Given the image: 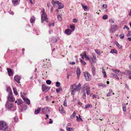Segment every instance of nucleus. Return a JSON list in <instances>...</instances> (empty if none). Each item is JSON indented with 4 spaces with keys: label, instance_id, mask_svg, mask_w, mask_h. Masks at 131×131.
I'll return each instance as SVG.
<instances>
[{
    "label": "nucleus",
    "instance_id": "33",
    "mask_svg": "<svg viewBox=\"0 0 131 131\" xmlns=\"http://www.w3.org/2000/svg\"><path fill=\"white\" fill-rule=\"evenodd\" d=\"M86 52H85L84 53L81 54V56L82 58L83 59H84L85 58V56L86 55Z\"/></svg>",
    "mask_w": 131,
    "mask_h": 131
},
{
    "label": "nucleus",
    "instance_id": "8",
    "mask_svg": "<svg viewBox=\"0 0 131 131\" xmlns=\"http://www.w3.org/2000/svg\"><path fill=\"white\" fill-rule=\"evenodd\" d=\"M117 26L116 25H113L111 26V27L110 30V31L111 33H113L115 31L117 28Z\"/></svg>",
    "mask_w": 131,
    "mask_h": 131
},
{
    "label": "nucleus",
    "instance_id": "36",
    "mask_svg": "<svg viewBox=\"0 0 131 131\" xmlns=\"http://www.w3.org/2000/svg\"><path fill=\"white\" fill-rule=\"evenodd\" d=\"M108 18V16L107 15H104L102 17V18L103 19L105 20Z\"/></svg>",
    "mask_w": 131,
    "mask_h": 131
},
{
    "label": "nucleus",
    "instance_id": "23",
    "mask_svg": "<svg viewBox=\"0 0 131 131\" xmlns=\"http://www.w3.org/2000/svg\"><path fill=\"white\" fill-rule=\"evenodd\" d=\"M95 68L93 66L92 67L91 71L92 72L93 75L94 76L95 75V74L96 73V72L95 71Z\"/></svg>",
    "mask_w": 131,
    "mask_h": 131
},
{
    "label": "nucleus",
    "instance_id": "19",
    "mask_svg": "<svg viewBox=\"0 0 131 131\" xmlns=\"http://www.w3.org/2000/svg\"><path fill=\"white\" fill-rule=\"evenodd\" d=\"M41 107L38 108V109L35 110V112L34 114H37L39 113L41 111Z\"/></svg>",
    "mask_w": 131,
    "mask_h": 131
},
{
    "label": "nucleus",
    "instance_id": "53",
    "mask_svg": "<svg viewBox=\"0 0 131 131\" xmlns=\"http://www.w3.org/2000/svg\"><path fill=\"white\" fill-rule=\"evenodd\" d=\"M125 28H127L128 30H129V28H128L127 26L126 25H125L124 26L123 29H125Z\"/></svg>",
    "mask_w": 131,
    "mask_h": 131
},
{
    "label": "nucleus",
    "instance_id": "40",
    "mask_svg": "<svg viewBox=\"0 0 131 131\" xmlns=\"http://www.w3.org/2000/svg\"><path fill=\"white\" fill-rule=\"evenodd\" d=\"M112 74L113 75V76L114 78H115L117 79H119V78L116 75L113 73H112Z\"/></svg>",
    "mask_w": 131,
    "mask_h": 131
},
{
    "label": "nucleus",
    "instance_id": "26",
    "mask_svg": "<svg viewBox=\"0 0 131 131\" xmlns=\"http://www.w3.org/2000/svg\"><path fill=\"white\" fill-rule=\"evenodd\" d=\"M110 53H115L117 54V51L116 49H112L111 50Z\"/></svg>",
    "mask_w": 131,
    "mask_h": 131
},
{
    "label": "nucleus",
    "instance_id": "1",
    "mask_svg": "<svg viewBox=\"0 0 131 131\" xmlns=\"http://www.w3.org/2000/svg\"><path fill=\"white\" fill-rule=\"evenodd\" d=\"M0 130L2 131H10V129L5 121H0Z\"/></svg>",
    "mask_w": 131,
    "mask_h": 131
},
{
    "label": "nucleus",
    "instance_id": "35",
    "mask_svg": "<svg viewBox=\"0 0 131 131\" xmlns=\"http://www.w3.org/2000/svg\"><path fill=\"white\" fill-rule=\"evenodd\" d=\"M102 73H103V74H104V78H106L107 77V75L106 74V73L105 72V71L104 70H102Z\"/></svg>",
    "mask_w": 131,
    "mask_h": 131
},
{
    "label": "nucleus",
    "instance_id": "38",
    "mask_svg": "<svg viewBox=\"0 0 131 131\" xmlns=\"http://www.w3.org/2000/svg\"><path fill=\"white\" fill-rule=\"evenodd\" d=\"M60 83L58 82H56V86L57 87H59L60 86Z\"/></svg>",
    "mask_w": 131,
    "mask_h": 131
},
{
    "label": "nucleus",
    "instance_id": "54",
    "mask_svg": "<svg viewBox=\"0 0 131 131\" xmlns=\"http://www.w3.org/2000/svg\"><path fill=\"white\" fill-rule=\"evenodd\" d=\"M115 44L116 46H117L118 47H119V44L117 42H115Z\"/></svg>",
    "mask_w": 131,
    "mask_h": 131
},
{
    "label": "nucleus",
    "instance_id": "59",
    "mask_svg": "<svg viewBox=\"0 0 131 131\" xmlns=\"http://www.w3.org/2000/svg\"><path fill=\"white\" fill-rule=\"evenodd\" d=\"M64 105L65 106H67V102L66 101H64Z\"/></svg>",
    "mask_w": 131,
    "mask_h": 131
},
{
    "label": "nucleus",
    "instance_id": "63",
    "mask_svg": "<svg viewBox=\"0 0 131 131\" xmlns=\"http://www.w3.org/2000/svg\"><path fill=\"white\" fill-rule=\"evenodd\" d=\"M41 12L42 13H45V10L44 9H43L42 10Z\"/></svg>",
    "mask_w": 131,
    "mask_h": 131
},
{
    "label": "nucleus",
    "instance_id": "2",
    "mask_svg": "<svg viewBox=\"0 0 131 131\" xmlns=\"http://www.w3.org/2000/svg\"><path fill=\"white\" fill-rule=\"evenodd\" d=\"M6 107L9 110H10L14 111L15 110V108L12 102L7 101L6 104Z\"/></svg>",
    "mask_w": 131,
    "mask_h": 131
},
{
    "label": "nucleus",
    "instance_id": "15",
    "mask_svg": "<svg viewBox=\"0 0 131 131\" xmlns=\"http://www.w3.org/2000/svg\"><path fill=\"white\" fill-rule=\"evenodd\" d=\"M88 87H89L88 86V84H85L82 86L81 88V90L82 91H84Z\"/></svg>",
    "mask_w": 131,
    "mask_h": 131
},
{
    "label": "nucleus",
    "instance_id": "58",
    "mask_svg": "<svg viewBox=\"0 0 131 131\" xmlns=\"http://www.w3.org/2000/svg\"><path fill=\"white\" fill-rule=\"evenodd\" d=\"M73 22L74 23H76L77 22V19H74L73 20Z\"/></svg>",
    "mask_w": 131,
    "mask_h": 131
},
{
    "label": "nucleus",
    "instance_id": "48",
    "mask_svg": "<svg viewBox=\"0 0 131 131\" xmlns=\"http://www.w3.org/2000/svg\"><path fill=\"white\" fill-rule=\"evenodd\" d=\"M62 90V89L61 88H59L56 89V92L57 93H58L59 92V91H60V90Z\"/></svg>",
    "mask_w": 131,
    "mask_h": 131
},
{
    "label": "nucleus",
    "instance_id": "9",
    "mask_svg": "<svg viewBox=\"0 0 131 131\" xmlns=\"http://www.w3.org/2000/svg\"><path fill=\"white\" fill-rule=\"evenodd\" d=\"M42 87L43 91L45 92H47L50 88V87L47 86L45 84H43Z\"/></svg>",
    "mask_w": 131,
    "mask_h": 131
},
{
    "label": "nucleus",
    "instance_id": "52",
    "mask_svg": "<svg viewBox=\"0 0 131 131\" xmlns=\"http://www.w3.org/2000/svg\"><path fill=\"white\" fill-rule=\"evenodd\" d=\"M102 7L104 8H106L107 7V4H104L103 5Z\"/></svg>",
    "mask_w": 131,
    "mask_h": 131
},
{
    "label": "nucleus",
    "instance_id": "28",
    "mask_svg": "<svg viewBox=\"0 0 131 131\" xmlns=\"http://www.w3.org/2000/svg\"><path fill=\"white\" fill-rule=\"evenodd\" d=\"M92 107V105L90 104H88L85 105L84 108L86 109L89 107Z\"/></svg>",
    "mask_w": 131,
    "mask_h": 131
},
{
    "label": "nucleus",
    "instance_id": "4",
    "mask_svg": "<svg viewBox=\"0 0 131 131\" xmlns=\"http://www.w3.org/2000/svg\"><path fill=\"white\" fill-rule=\"evenodd\" d=\"M45 20L46 21L48 22V20L47 17V16L46 13H42L41 15V20L42 23H43L45 21Z\"/></svg>",
    "mask_w": 131,
    "mask_h": 131
},
{
    "label": "nucleus",
    "instance_id": "21",
    "mask_svg": "<svg viewBox=\"0 0 131 131\" xmlns=\"http://www.w3.org/2000/svg\"><path fill=\"white\" fill-rule=\"evenodd\" d=\"M114 94L112 90H110L109 91L108 93L107 94V96H110L111 95H112V94Z\"/></svg>",
    "mask_w": 131,
    "mask_h": 131
},
{
    "label": "nucleus",
    "instance_id": "5",
    "mask_svg": "<svg viewBox=\"0 0 131 131\" xmlns=\"http://www.w3.org/2000/svg\"><path fill=\"white\" fill-rule=\"evenodd\" d=\"M41 111L43 114H46L49 113L50 110L48 107H45L42 109Z\"/></svg>",
    "mask_w": 131,
    "mask_h": 131
},
{
    "label": "nucleus",
    "instance_id": "13",
    "mask_svg": "<svg viewBox=\"0 0 131 131\" xmlns=\"http://www.w3.org/2000/svg\"><path fill=\"white\" fill-rule=\"evenodd\" d=\"M57 4L59 6L58 9H61L63 7V5L61 3L58 1H57Z\"/></svg>",
    "mask_w": 131,
    "mask_h": 131
},
{
    "label": "nucleus",
    "instance_id": "44",
    "mask_svg": "<svg viewBox=\"0 0 131 131\" xmlns=\"http://www.w3.org/2000/svg\"><path fill=\"white\" fill-rule=\"evenodd\" d=\"M75 115V112H74L73 113V114L71 116L70 118H73L74 117Z\"/></svg>",
    "mask_w": 131,
    "mask_h": 131
},
{
    "label": "nucleus",
    "instance_id": "37",
    "mask_svg": "<svg viewBox=\"0 0 131 131\" xmlns=\"http://www.w3.org/2000/svg\"><path fill=\"white\" fill-rule=\"evenodd\" d=\"M70 28L72 29V30L71 31L72 32L74 31L75 29V27L74 25H70Z\"/></svg>",
    "mask_w": 131,
    "mask_h": 131
},
{
    "label": "nucleus",
    "instance_id": "46",
    "mask_svg": "<svg viewBox=\"0 0 131 131\" xmlns=\"http://www.w3.org/2000/svg\"><path fill=\"white\" fill-rule=\"evenodd\" d=\"M119 37L121 38H124V35L123 34H121L119 36Z\"/></svg>",
    "mask_w": 131,
    "mask_h": 131
},
{
    "label": "nucleus",
    "instance_id": "10",
    "mask_svg": "<svg viewBox=\"0 0 131 131\" xmlns=\"http://www.w3.org/2000/svg\"><path fill=\"white\" fill-rule=\"evenodd\" d=\"M21 96L22 98L24 100V101L26 102V103L28 104V105L30 104V102L29 100L27 99L24 97L23 95H21Z\"/></svg>",
    "mask_w": 131,
    "mask_h": 131
},
{
    "label": "nucleus",
    "instance_id": "55",
    "mask_svg": "<svg viewBox=\"0 0 131 131\" xmlns=\"http://www.w3.org/2000/svg\"><path fill=\"white\" fill-rule=\"evenodd\" d=\"M92 55L93 56V57H92V58H93H93H94V59H95L96 58V57L95 54L94 53H93Z\"/></svg>",
    "mask_w": 131,
    "mask_h": 131
},
{
    "label": "nucleus",
    "instance_id": "17",
    "mask_svg": "<svg viewBox=\"0 0 131 131\" xmlns=\"http://www.w3.org/2000/svg\"><path fill=\"white\" fill-rule=\"evenodd\" d=\"M76 72L77 74L78 77H79L80 76V70L79 68L78 67L77 68Z\"/></svg>",
    "mask_w": 131,
    "mask_h": 131
},
{
    "label": "nucleus",
    "instance_id": "20",
    "mask_svg": "<svg viewBox=\"0 0 131 131\" xmlns=\"http://www.w3.org/2000/svg\"><path fill=\"white\" fill-rule=\"evenodd\" d=\"M59 111L62 114H64L65 113V112L63 110V108L62 106L59 108Z\"/></svg>",
    "mask_w": 131,
    "mask_h": 131
},
{
    "label": "nucleus",
    "instance_id": "41",
    "mask_svg": "<svg viewBox=\"0 0 131 131\" xmlns=\"http://www.w3.org/2000/svg\"><path fill=\"white\" fill-rule=\"evenodd\" d=\"M51 82L50 80H47L46 81V83L48 85H50L51 83Z\"/></svg>",
    "mask_w": 131,
    "mask_h": 131
},
{
    "label": "nucleus",
    "instance_id": "27",
    "mask_svg": "<svg viewBox=\"0 0 131 131\" xmlns=\"http://www.w3.org/2000/svg\"><path fill=\"white\" fill-rule=\"evenodd\" d=\"M86 90L87 94L89 95L90 92V87H88L86 88Z\"/></svg>",
    "mask_w": 131,
    "mask_h": 131
},
{
    "label": "nucleus",
    "instance_id": "7",
    "mask_svg": "<svg viewBox=\"0 0 131 131\" xmlns=\"http://www.w3.org/2000/svg\"><path fill=\"white\" fill-rule=\"evenodd\" d=\"M84 75L85 77L86 80L87 81H89L91 80V76L87 72H85L84 73Z\"/></svg>",
    "mask_w": 131,
    "mask_h": 131
},
{
    "label": "nucleus",
    "instance_id": "34",
    "mask_svg": "<svg viewBox=\"0 0 131 131\" xmlns=\"http://www.w3.org/2000/svg\"><path fill=\"white\" fill-rule=\"evenodd\" d=\"M17 104L18 105H19L21 104L22 103V100L20 99H19L17 100Z\"/></svg>",
    "mask_w": 131,
    "mask_h": 131
},
{
    "label": "nucleus",
    "instance_id": "50",
    "mask_svg": "<svg viewBox=\"0 0 131 131\" xmlns=\"http://www.w3.org/2000/svg\"><path fill=\"white\" fill-rule=\"evenodd\" d=\"M57 1H55L54 0H52L51 3L52 4H57Z\"/></svg>",
    "mask_w": 131,
    "mask_h": 131
},
{
    "label": "nucleus",
    "instance_id": "49",
    "mask_svg": "<svg viewBox=\"0 0 131 131\" xmlns=\"http://www.w3.org/2000/svg\"><path fill=\"white\" fill-rule=\"evenodd\" d=\"M83 98L84 99H85L86 98V94L85 92L83 93Z\"/></svg>",
    "mask_w": 131,
    "mask_h": 131
},
{
    "label": "nucleus",
    "instance_id": "32",
    "mask_svg": "<svg viewBox=\"0 0 131 131\" xmlns=\"http://www.w3.org/2000/svg\"><path fill=\"white\" fill-rule=\"evenodd\" d=\"M123 106V110L124 112H126V107L125 106V104H123L122 105Z\"/></svg>",
    "mask_w": 131,
    "mask_h": 131
},
{
    "label": "nucleus",
    "instance_id": "30",
    "mask_svg": "<svg viewBox=\"0 0 131 131\" xmlns=\"http://www.w3.org/2000/svg\"><path fill=\"white\" fill-rule=\"evenodd\" d=\"M112 70L114 73L116 74H118L120 72V71L119 70H114L113 69H112Z\"/></svg>",
    "mask_w": 131,
    "mask_h": 131
},
{
    "label": "nucleus",
    "instance_id": "22",
    "mask_svg": "<svg viewBox=\"0 0 131 131\" xmlns=\"http://www.w3.org/2000/svg\"><path fill=\"white\" fill-rule=\"evenodd\" d=\"M89 60L90 61V63H91V65L92 66L93 65V62H94V63L96 62L95 60H94L93 58H90Z\"/></svg>",
    "mask_w": 131,
    "mask_h": 131
},
{
    "label": "nucleus",
    "instance_id": "43",
    "mask_svg": "<svg viewBox=\"0 0 131 131\" xmlns=\"http://www.w3.org/2000/svg\"><path fill=\"white\" fill-rule=\"evenodd\" d=\"M79 117H78V116H77V120L78 121H80V120H81V121H82V119L80 117V115H79Z\"/></svg>",
    "mask_w": 131,
    "mask_h": 131
},
{
    "label": "nucleus",
    "instance_id": "25",
    "mask_svg": "<svg viewBox=\"0 0 131 131\" xmlns=\"http://www.w3.org/2000/svg\"><path fill=\"white\" fill-rule=\"evenodd\" d=\"M66 128L67 131H73L74 130L73 128L69 127L67 126L66 127Z\"/></svg>",
    "mask_w": 131,
    "mask_h": 131
},
{
    "label": "nucleus",
    "instance_id": "3",
    "mask_svg": "<svg viewBox=\"0 0 131 131\" xmlns=\"http://www.w3.org/2000/svg\"><path fill=\"white\" fill-rule=\"evenodd\" d=\"M81 84L79 83L78 85H76L73 88V90L72 91L71 94L74 95L76 92L78 91L81 89Z\"/></svg>",
    "mask_w": 131,
    "mask_h": 131
},
{
    "label": "nucleus",
    "instance_id": "14",
    "mask_svg": "<svg viewBox=\"0 0 131 131\" xmlns=\"http://www.w3.org/2000/svg\"><path fill=\"white\" fill-rule=\"evenodd\" d=\"M7 70L9 76H11L13 75V72L11 69L7 68Z\"/></svg>",
    "mask_w": 131,
    "mask_h": 131
},
{
    "label": "nucleus",
    "instance_id": "39",
    "mask_svg": "<svg viewBox=\"0 0 131 131\" xmlns=\"http://www.w3.org/2000/svg\"><path fill=\"white\" fill-rule=\"evenodd\" d=\"M62 15H59L58 16V18L60 20H61L62 19Z\"/></svg>",
    "mask_w": 131,
    "mask_h": 131
},
{
    "label": "nucleus",
    "instance_id": "57",
    "mask_svg": "<svg viewBox=\"0 0 131 131\" xmlns=\"http://www.w3.org/2000/svg\"><path fill=\"white\" fill-rule=\"evenodd\" d=\"M75 85V84H72V85H71L70 86V89H73V87Z\"/></svg>",
    "mask_w": 131,
    "mask_h": 131
},
{
    "label": "nucleus",
    "instance_id": "64",
    "mask_svg": "<svg viewBox=\"0 0 131 131\" xmlns=\"http://www.w3.org/2000/svg\"><path fill=\"white\" fill-rule=\"evenodd\" d=\"M128 39L129 41H131V37H129L128 38Z\"/></svg>",
    "mask_w": 131,
    "mask_h": 131
},
{
    "label": "nucleus",
    "instance_id": "31",
    "mask_svg": "<svg viewBox=\"0 0 131 131\" xmlns=\"http://www.w3.org/2000/svg\"><path fill=\"white\" fill-rule=\"evenodd\" d=\"M35 20V18L34 16H32L31 17L30 19L31 23H32L34 22Z\"/></svg>",
    "mask_w": 131,
    "mask_h": 131
},
{
    "label": "nucleus",
    "instance_id": "56",
    "mask_svg": "<svg viewBox=\"0 0 131 131\" xmlns=\"http://www.w3.org/2000/svg\"><path fill=\"white\" fill-rule=\"evenodd\" d=\"M97 95H93L92 96L93 98H97Z\"/></svg>",
    "mask_w": 131,
    "mask_h": 131
},
{
    "label": "nucleus",
    "instance_id": "29",
    "mask_svg": "<svg viewBox=\"0 0 131 131\" xmlns=\"http://www.w3.org/2000/svg\"><path fill=\"white\" fill-rule=\"evenodd\" d=\"M13 92L14 94L16 95H17L18 94V92L17 91L16 89V88H13Z\"/></svg>",
    "mask_w": 131,
    "mask_h": 131
},
{
    "label": "nucleus",
    "instance_id": "12",
    "mask_svg": "<svg viewBox=\"0 0 131 131\" xmlns=\"http://www.w3.org/2000/svg\"><path fill=\"white\" fill-rule=\"evenodd\" d=\"M81 4L84 10L88 11L89 10V7L85 5H84L82 3H81Z\"/></svg>",
    "mask_w": 131,
    "mask_h": 131
},
{
    "label": "nucleus",
    "instance_id": "42",
    "mask_svg": "<svg viewBox=\"0 0 131 131\" xmlns=\"http://www.w3.org/2000/svg\"><path fill=\"white\" fill-rule=\"evenodd\" d=\"M80 61L81 63L82 64V65H85L86 64V63L85 62L81 59L80 60Z\"/></svg>",
    "mask_w": 131,
    "mask_h": 131
},
{
    "label": "nucleus",
    "instance_id": "62",
    "mask_svg": "<svg viewBox=\"0 0 131 131\" xmlns=\"http://www.w3.org/2000/svg\"><path fill=\"white\" fill-rule=\"evenodd\" d=\"M50 5V3H48L47 4V6L48 7H49Z\"/></svg>",
    "mask_w": 131,
    "mask_h": 131
},
{
    "label": "nucleus",
    "instance_id": "60",
    "mask_svg": "<svg viewBox=\"0 0 131 131\" xmlns=\"http://www.w3.org/2000/svg\"><path fill=\"white\" fill-rule=\"evenodd\" d=\"M85 58L86 59H89H89H90V58L86 55L85 56Z\"/></svg>",
    "mask_w": 131,
    "mask_h": 131
},
{
    "label": "nucleus",
    "instance_id": "18",
    "mask_svg": "<svg viewBox=\"0 0 131 131\" xmlns=\"http://www.w3.org/2000/svg\"><path fill=\"white\" fill-rule=\"evenodd\" d=\"M72 31L70 29H66L65 31V33L67 35L70 34Z\"/></svg>",
    "mask_w": 131,
    "mask_h": 131
},
{
    "label": "nucleus",
    "instance_id": "16",
    "mask_svg": "<svg viewBox=\"0 0 131 131\" xmlns=\"http://www.w3.org/2000/svg\"><path fill=\"white\" fill-rule=\"evenodd\" d=\"M12 3L14 5H18L19 3V0H12Z\"/></svg>",
    "mask_w": 131,
    "mask_h": 131
},
{
    "label": "nucleus",
    "instance_id": "6",
    "mask_svg": "<svg viewBox=\"0 0 131 131\" xmlns=\"http://www.w3.org/2000/svg\"><path fill=\"white\" fill-rule=\"evenodd\" d=\"M12 92H10L8 95V100L9 101L12 102H13L15 100V99L12 95Z\"/></svg>",
    "mask_w": 131,
    "mask_h": 131
},
{
    "label": "nucleus",
    "instance_id": "11",
    "mask_svg": "<svg viewBox=\"0 0 131 131\" xmlns=\"http://www.w3.org/2000/svg\"><path fill=\"white\" fill-rule=\"evenodd\" d=\"M21 79V78L18 76H16L14 77V80L18 83H20V80Z\"/></svg>",
    "mask_w": 131,
    "mask_h": 131
},
{
    "label": "nucleus",
    "instance_id": "61",
    "mask_svg": "<svg viewBox=\"0 0 131 131\" xmlns=\"http://www.w3.org/2000/svg\"><path fill=\"white\" fill-rule=\"evenodd\" d=\"M70 64H75V62H70Z\"/></svg>",
    "mask_w": 131,
    "mask_h": 131
},
{
    "label": "nucleus",
    "instance_id": "24",
    "mask_svg": "<svg viewBox=\"0 0 131 131\" xmlns=\"http://www.w3.org/2000/svg\"><path fill=\"white\" fill-rule=\"evenodd\" d=\"M124 74L125 75L131 74V71L129 70L126 71L124 72Z\"/></svg>",
    "mask_w": 131,
    "mask_h": 131
},
{
    "label": "nucleus",
    "instance_id": "47",
    "mask_svg": "<svg viewBox=\"0 0 131 131\" xmlns=\"http://www.w3.org/2000/svg\"><path fill=\"white\" fill-rule=\"evenodd\" d=\"M95 51L99 55L100 54V52L99 50L97 49H95Z\"/></svg>",
    "mask_w": 131,
    "mask_h": 131
},
{
    "label": "nucleus",
    "instance_id": "51",
    "mask_svg": "<svg viewBox=\"0 0 131 131\" xmlns=\"http://www.w3.org/2000/svg\"><path fill=\"white\" fill-rule=\"evenodd\" d=\"M14 120L15 122H17L18 120V118L17 117H14Z\"/></svg>",
    "mask_w": 131,
    "mask_h": 131
},
{
    "label": "nucleus",
    "instance_id": "45",
    "mask_svg": "<svg viewBox=\"0 0 131 131\" xmlns=\"http://www.w3.org/2000/svg\"><path fill=\"white\" fill-rule=\"evenodd\" d=\"M131 31H128V34L126 35L127 37L130 36L131 35Z\"/></svg>",
    "mask_w": 131,
    "mask_h": 131
}]
</instances>
